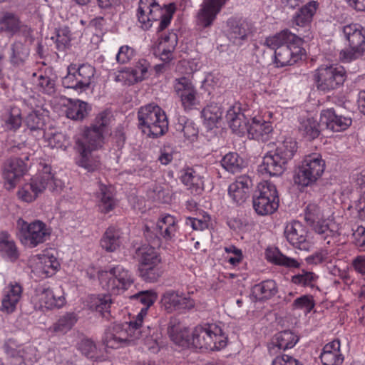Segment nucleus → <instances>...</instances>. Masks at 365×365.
Wrapping results in <instances>:
<instances>
[{"label": "nucleus", "instance_id": "obj_1", "mask_svg": "<svg viewBox=\"0 0 365 365\" xmlns=\"http://www.w3.org/2000/svg\"><path fill=\"white\" fill-rule=\"evenodd\" d=\"M111 113L108 110L100 113L93 123L87 128L82 138L76 139L75 148L78 153L76 164L88 172H94L101 166L99 155L93 152L102 148L103 145V133L109 125Z\"/></svg>", "mask_w": 365, "mask_h": 365}, {"label": "nucleus", "instance_id": "obj_2", "mask_svg": "<svg viewBox=\"0 0 365 365\" xmlns=\"http://www.w3.org/2000/svg\"><path fill=\"white\" fill-rule=\"evenodd\" d=\"M143 314L145 311L134 317L129 322L115 324L107 329L103 338L106 347L118 349L124 344H135L137 340L152 336L155 332V327L147 326L146 329H143L139 327Z\"/></svg>", "mask_w": 365, "mask_h": 365}, {"label": "nucleus", "instance_id": "obj_3", "mask_svg": "<svg viewBox=\"0 0 365 365\" xmlns=\"http://www.w3.org/2000/svg\"><path fill=\"white\" fill-rule=\"evenodd\" d=\"M175 11V3L160 5L156 0H140L136 16L143 30H148L154 21H159L157 31L160 32L170 24Z\"/></svg>", "mask_w": 365, "mask_h": 365}, {"label": "nucleus", "instance_id": "obj_4", "mask_svg": "<svg viewBox=\"0 0 365 365\" xmlns=\"http://www.w3.org/2000/svg\"><path fill=\"white\" fill-rule=\"evenodd\" d=\"M339 32L348 46L341 51L340 59L349 63L361 57L365 53V27L360 24L351 23L341 26Z\"/></svg>", "mask_w": 365, "mask_h": 365}, {"label": "nucleus", "instance_id": "obj_5", "mask_svg": "<svg viewBox=\"0 0 365 365\" xmlns=\"http://www.w3.org/2000/svg\"><path fill=\"white\" fill-rule=\"evenodd\" d=\"M61 187V181L54 178L51 173V168L48 165H43L42 168L28 183H25L18 191L19 197L26 202H33L39 194L46 188L51 191Z\"/></svg>", "mask_w": 365, "mask_h": 365}, {"label": "nucleus", "instance_id": "obj_6", "mask_svg": "<svg viewBox=\"0 0 365 365\" xmlns=\"http://www.w3.org/2000/svg\"><path fill=\"white\" fill-rule=\"evenodd\" d=\"M227 336L221 326L205 324L195 328L192 333V347L207 350H220L227 346Z\"/></svg>", "mask_w": 365, "mask_h": 365}, {"label": "nucleus", "instance_id": "obj_7", "mask_svg": "<svg viewBox=\"0 0 365 365\" xmlns=\"http://www.w3.org/2000/svg\"><path fill=\"white\" fill-rule=\"evenodd\" d=\"M325 168V161L320 154L307 155L296 168L294 182L302 187L312 186L322 178Z\"/></svg>", "mask_w": 365, "mask_h": 365}, {"label": "nucleus", "instance_id": "obj_8", "mask_svg": "<svg viewBox=\"0 0 365 365\" xmlns=\"http://www.w3.org/2000/svg\"><path fill=\"white\" fill-rule=\"evenodd\" d=\"M98 277L104 289L115 294L124 292L134 282L132 274L120 264L98 271Z\"/></svg>", "mask_w": 365, "mask_h": 365}, {"label": "nucleus", "instance_id": "obj_9", "mask_svg": "<svg viewBox=\"0 0 365 365\" xmlns=\"http://www.w3.org/2000/svg\"><path fill=\"white\" fill-rule=\"evenodd\" d=\"M96 73V69L88 63H71L67 68V74L62 79L64 88L81 94L88 91Z\"/></svg>", "mask_w": 365, "mask_h": 365}, {"label": "nucleus", "instance_id": "obj_10", "mask_svg": "<svg viewBox=\"0 0 365 365\" xmlns=\"http://www.w3.org/2000/svg\"><path fill=\"white\" fill-rule=\"evenodd\" d=\"M18 237L22 245L29 248H35L49 239L51 230L41 220L28 222L19 218L16 222Z\"/></svg>", "mask_w": 365, "mask_h": 365}, {"label": "nucleus", "instance_id": "obj_11", "mask_svg": "<svg viewBox=\"0 0 365 365\" xmlns=\"http://www.w3.org/2000/svg\"><path fill=\"white\" fill-rule=\"evenodd\" d=\"M279 195L274 184L269 181L260 182L252 197V205L257 215L272 214L279 207Z\"/></svg>", "mask_w": 365, "mask_h": 365}, {"label": "nucleus", "instance_id": "obj_12", "mask_svg": "<svg viewBox=\"0 0 365 365\" xmlns=\"http://www.w3.org/2000/svg\"><path fill=\"white\" fill-rule=\"evenodd\" d=\"M346 78L345 68L338 64L321 65L314 73L318 90L329 92L341 86Z\"/></svg>", "mask_w": 365, "mask_h": 365}, {"label": "nucleus", "instance_id": "obj_13", "mask_svg": "<svg viewBox=\"0 0 365 365\" xmlns=\"http://www.w3.org/2000/svg\"><path fill=\"white\" fill-rule=\"evenodd\" d=\"M31 302L35 309L44 312L54 308H61L65 304L66 299L60 289L53 290L40 286L36 289Z\"/></svg>", "mask_w": 365, "mask_h": 365}, {"label": "nucleus", "instance_id": "obj_14", "mask_svg": "<svg viewBox=\"0 0 365 365\" xmlns=\"http://www.w3.org/2000/svg\"><path fill=\"white\" fill-rule=\"evenodd\" d=\"M173 86L185 110H193L200 104L197 90L190 78H177L173 81Z\"/></svg>", "mask_w": 365, "mask_h": 365}, {"label": "nucleus", "instance_id": "obj_15", "mask_svg": "<svg viewBox=\"0 0 365 365\" xmlns=\"http://www.w3.org/2000/svg\"><path fill=\"white\" fill-rule=\"evenodd\" d=\"M323 217L322 208L315 202L308 204L304 209V220L307 223L313 227L321 240H327V243L330 244L334 232L322 220Z\"/></svg>", "mask_w": 365, "mask_h": 365}, {"label": "nucleus", "instance_id": "obj_16", "mask_svg": "<svg viewBox=\"0 0 365 365\" xmlns=\"http://www.w3.org/2000/svg\"><path fill=\"white\" fill-rule=\"evenodd\" d=\"M206 173V168L204 166H187L180 170L179 179L191 194L199 195L205 189L204 179Z\"/></svg>", "mask_w": 365, "mask_h": 365}, {"label": "nucleus", "instance_id": "obj_17", "mask_svg": "<svg viewBox=\"0 0 365 365\" xmlns=\"http://www.w3.org/2000/svg\"><path fill=\"white\" fill-rule=\"evenodd\" d=\"M178 231V220L170 214L160 215L156 223L145 225V232H150L158 238L161 237L166 241L174 240Z\"/></svg>", "mask_w": 365, "mask_h": 365}, {"label": "nucleus", "instance_id": "obj_18", "mask_svg": "<svg viewBox=\"0 0 365 365\" xmlns=\"http://www.w3.org/2000/svg\"><path fill=\"white\" fill-rule=\"evenodd\" d=\"M252 33V26L246 20L235 17L227 19L226 34L229 41L234 45L242 46L248 41Z\"/></svg>", "mask_w": 365, "mask_h": 365}, {"label": "nucleus", "instance_id": "obj_19", "mask_svg": "<svg viewBox=\"0 0 365 365\" xmlns=\"http://www.w3.org/2000/svg\"><path fill=\"white\" fill-rule=\"evenodd\" d=\"M352 124L350 115L342 114L334 108L323 109L320 113V125L333 132H341Z\"/></svg>", "mask_w": 365, "mask_h": 365}, {"label": "nucleus", "instance_id": "obj_20", "mask_svg": "<svg viewBox=\"0 0 365 365\" xmlns=\"http://www.w3.org/2000/svg\"><path fill=\"white\" fill-rule=\"evenodd\" d=\"M302 39L300 41H294L286 46L279 47L274 51V63L276 67H284L291 66L301 60L304 53V49L302 47Z\"/></svg>", "mask_w": 365, "mask_h": 365}, {"label": "nucleus", "instance_id": "obj_21", "mask_svg": "<svg viewBox=\"0 0 365 365\" xmlns=\"http://www.w3.org/2000/svg\"><path fill=\"white\" fill-rule=\"evenodd\" d=\"M284 235L287 240L299 250L309 251L312 247L307 228L299 221L294 220L287 223Z\"/></svg>", "mask_w": 365, "mask_h": 365}, {"label": "nucleus", "instance_id": "obj_22", "mask_svg": "<svg viewBox=\"0 0 365 365\" xmlns=\"http://www.w3.org/2000/svg\"><path fill=\"white\" fill-rule=\"evenodd\" d=\"M162 303L168 312H185L195 307V302L189 294L173 290L165 292L162 297Z\"/></svg>", "mask_w": 365, "mask_h": 365}, {"label": "nucleus", "instance_id": "obj_23", "mask_svg": "<svg viewBox=\"0 0 365 365\" xmlns=\"http://www.w3.org/2000/svg\"><path fill=\"white\" fill-rule=\"evenodd\" d=\"M4 347L13 365H33L37 361V350L32 346L14 347L5 344Z\"/></svg>", "mask_w": 365, "mask_h": 365}, {"label": "nucleus", "instance_id": "obj_24", "mask_svg": "<svg viewBox=\"0 0 365 365\" xmlns=\"http://www.w3.org/2000/svg\"><path fill=\"white\" fill-rule=\"evenodd\" d=\"M229 0H206L201 5L197 15V25L207 28L212 25L222 7Z\"/></svg>", "mask_w": 365, "mask_h": 365}, {"label": "nucleus", "instance_id": "obj_25", "mask_svg": "<svg viewBox=\"0 0 365 365\" xmlns=\"http://www.w3.org/2000/svg\"><path fill=\"white\" fill-rule=\"evenodd\" d=\"M149 63L145 59L139 60L133 67L125 68L115 76L116 82L133 85L144 80L148 75Z\"/></svg>", "mask_w": 365, "mask_h": 365}, {"label": "nucleus", "instance_id": "obj_26", "mask_svg": "<svg viewBox=\"0 0 365 365\" xmlns=\"http://www.w3.org/2000/svg\"><path fill=\"white\" fill-rule=\"evenodd\" d=\"M26 171L27 165L22 159H9L5 163L3 172L6 188L13 189Z\"/></svg>", "mask_w": 365, "mask_h": 365}, {"label": "nucleus", "instance_id": "obj_27", "mask_svg": "<svg viewBox=\"0 0 365 365\" xmlns=\"http://www.w3.org/2000/svg\"><path fill=\"white\" fill-rule=\"evenodd\" d=\"M252 187V179L249 175H242L230 185L228 194L235 202L241 205L250 197Z\"/></svg>", "mask_w": 365, "mask_h": 365}, {"label": "nucleus", "instance_id": "obj_28", "mask_svg": "<svg viewBox=\"0 0 365 365\" xmlns=\"http://www.w3.org/2000/svg\"><path fill=\"white\" fill-rule=\"evenodd\" d=\"M287 162L274 152H268L259 166V171L271 177L279 176L285 171Z\"/></svg>", "mask_w": 365, "mask_h": 365}, {"label": "nucleus", "instance_id": "obj_29", "mask_svg": "<svg viewBox=\"0 0 365 365\" xmlns=\"http://www.w3.org/2000/svg\"><path fill=\"white\" fill-rule=\"evenodd\" d=\"M226 120L232 132L243 136L247 131L250 122L248 121L242 111L240 103H235L227 111Z\"/></svg>", "mask_w": 365, "mask_h": 365}, {"label": "nucleus", "instance_id": "obj_30", "mask_svg": "<svg viewBox=\"0 0 365 365\" xmlns=\"http://www.w3.org/2000/svg\"><path fill=\"white\" fill-rule=\"evenodd\" d=\"M246 133L251 139L266 143L273 137V127L270 122L254 117L248 125Z\"/></svg>", "mask_w": 365, "mask_h": 365}, {"label": "nucleus", "instance_id": "obj_31", "mask_svg": "<svg viewBox=\"0 0 365 365\" xmlns=\"http://www.w3.org/2000/svg\"><path fill=\"white\" fill-rule=\"evenodd\" d=\"M299 341V337L290 330L277 333L268 346L269 353L274 356L281 351L293 348Z\"/></svg>", "mask_w": 365, "mask_h": 365}, {"label": "nucleus", "instance_id": "obj_32", "mask_svg": "<svg viewBox=\"0 0 365 365\" xmlns=\"http://www.w3.org/2000/svg\"><path fill=\"white\" fill-rule=\"evenodd\" d=\"M168 334L170 339L182 349L192 347V336L188 329L183 327L178 319H171L168 327Z\"/></svg>", "mask_w": 365, "mask_h": 365}, {"label": "nucleus", "instance_id": "obj_33", "mask_svg": "<svg viewBox=\"0 0 365 365\" xmlns=\"http://www.w3.org/2000/svg\"><path fill=\"white\" fill-rule=\"evenodd\" d=\"M96 197L98 208L101 213L108 214L113 210L117 205V200L111 185L99 183L96 192Z\"/></svg>", "mask_w": 365, "mask_h": 365}, {"label": "nucleus", "instance_id": "obj_34", "mask_svg": "<svg viewBox=\"0 0 365 365\" xmlns=\"http://www.w3.org/2000/svg\"><path fill=\"white\" fill-rule=\"evenodd\" d=\"M319 358L323 365H341L344 356L341 351V342L338 339L326 344L320 353Z\"/></svg>", "mask_w": 365, "mask_h": 365}, {"label": "nucleus", "instance_id": "obj_35", "mask_svg": "<svg viewBox=\"0 0 365 365\" xmlns=\"http://www.w3.org/2000/svg\"><path fill=\"white\" fill-rule=\"evenodd\" d=\"M22 292V287L16 282L11 283L6 287L2 292L0 309L8 314L12 313L16 308L17 304L21 297Z\"/></svg>", "mask_w": 365, "mask_h": 365}, {"label": "nucleus", "instance_id": "obj_36", "mask_svg": "<svg viewBox=\"0 0 365 365\" xmlns=\"http://www.w3.org/2000/svg\"><path fill=\"white\" fill-rule=\"evenodd\" d=\"M78 320V314L76 312H66L48 328V331L56 335H64L73 329Z\"/></svg>", "mask_w": 365, "mask_h": 365}, {"label": "nucleus", "instance_id": "obj_37", "mask_svg": "<svg viewBox=\"0 0 365 365\" xmlns=\"http://www.w3.org/2000/svg\"><path fill=\"white\" fill-rule=\"evenodd\" d=\"M294 41H300V38L288 29H284L273 36L267 37L264 45L276 51L279 47L286 46Z\"/></svg>", "mask_w": 365, "mask_h": 365}, {"label": "nucleus", "instance_id": "obj_38", "mask_svg": "<svg viewBox=\"0 0 365 365\" xmlns=\"http://www.w3.org/2000/svg\"><path fill=\"white\" fill-rule=\"evenodd\" d=\"M319 6L316 1H311L299 9L292 17V24L299 27H306L312 21Z\"/></svg>", "mask_w": 365, "mask_h": 365}, {"label": "nucleus", "instance_id": "obj_39", "mask_svg": "<svg viewBox=\"0 0 365 365\" xmlns=\"http://www.w3.org/2000/svg\"><path fill=\"white\" fill-rule=\"evenodd\" d=\"M0 255L12 262L19 257L18 247L11 236L6 232L0 233Z\"/></svg>", "mask_w": 365, "mask_h": 365}, {"label": "nucleus", "instance_id": "obj_40", "mask_svg": "<svg viewBox=\"0 0 365 365\" xmlns=\"http://www.w3.org/2000/svg\"><path fill=\"white\" fill-rule=\"evenodd\" d=\"M121 234L119 228L115 226L108 227L101 239V247L108 252L116 251L122 243Z\"/></svg>", "mask_w": 365, "mask_h": 365}, {"label": "nucleus", "instance_id": "obj_41", "mask_svg": "<svg viewBox=\"0 0 365 365\" xmlns=\"http://www.w3.org/2000/svg\"><path fill=\"white\" fill-rule=\"evenodd\" d=\"M266 256L267 259L275 265L289 269L300 267V263L296 259L286 256L277 247L267 249Z\"/></svg>", "mask_w": 365, "mask_h": 365}, {"label": "nucleus", "instance_id": "obj_42", "mask_svg": "<svg viewBox=\"0 0 365 365\" xmlns=\"http://www.w3.org/2000/svg\"><path fill=\"white\" fill-rule=\"evenodd\" d=\"M111 297L109 294L93 295L90 297V309L98 312L102 317L108 319L110 317Z\"/></svg>", "mask_w": 365, "mask_h": 365}, {"label": "nucleus", "instance_id": "obj_43", "mask_svg": "<svg viewBox=\"0 0 365 365\" xmlns=\"http://www.w3.org/2000/svg\"><path fill=\"white\" fill-rule=\"evenodd\" d=\"M164 110L155 103H149L141 106L138 111V120L139 128L143 130L154 120H156L158 115Z\"/></svg>", "mask_w": 365, "mask_h": 365}, {"label": "nucleus", "instance_id": "obj_44", "mask_svg": "<svg viewBox=\"0 0 365 365\" xmlns=\"http://www.w3.org/2000/svg\"><path fill=\"white\" fill-rule=\"evenodd\" d=\"M89 105L81 100H69L65 110L66 116L73 120H82L91 111Z\"/></svg>", "mask_w": 365, "mask_h": 365}, {"label": "nucleus", "instance_id": "obj_45", "mask_svg": "<svg viewBox=\"0 0 365 365\" xmlns=\"http://www.w3.org/2000/svg\"><path fill=\"white\" fill-rule=\"evenodd\" d=\"M24 103L31 110L26 118V124L28 128L31 130L42 129L44 123L39 111L35 108L37 106L36 98L33 96H29L24 100Z\"/></svg>", "mask_w": 365, "mask_h": 365}, {"label": "nucleus", "instance_id": "obj_46", "mask_svg": "<svg viewBox=\"0 0 365 365\" xmlns=\"http://www.w3.org/2000/svg\"><path fill=\"white\" fill-rule=\"evenodd\" d=\"M178 43L177 35L174 33L165 36L160 42L158 52L160 59L165 63H168L173 58V52Z\"/></svg>", "mask_w": 365, "mask_h": 365}, {"label": "nucleus", "instance_id": "obj_47", "mask_svg": "<svg viewBox=\"0 0 365 365\" xmlns=\"http://www.w3.org/2000/svg\"><path fill=\"white\" fill-rule=\"evenodd\" d=\"M156 118L142 130V132L150 138H156L162 136L168 130V121L165 111Z\"/></svg>", "mask_w": 365, "mask_h": 365}, {"label": "nucleus", "instance_id": "obj_48", "mask_svg": "<svg viewBox=\"0 0 365 365\" xmlns=\"http://www.w3.org/2000/svg\"><path fill=\"white\" fill-rule=\"evenodd\" d=\"M135 257L138 262V267L160 264L161 261L155 249L149 245L138 247L135 252Z\"/></svg>", "mask_w": 365, "mask_h": 365}, {"label": "nucleus", "instance_id": "obj_49", "mask_svg": "<svg viewBox=\"0 0 365 365\" xmlns=\"http://www.w3.org/2000/svg\"><path fill=\"white\" fill-rule=\"evenodd\" d=\"M176 132L183 133L184 137L190 141H194L198 135V127L196 123L186 116H179L175 123Z\"/></svg>", "mask_w": 365, "mask_h": 365}, {"label": "nucleus", "instance_id": "obj_50", "mask_svg": "<svg viewBox=\"0 0 365 365\" xmlns=\"http://www.w3.org/2000/svg\"><path fill=\"white\" fill-rule=\"evenodd\" d=\"M222 115V109L221 106L215 102L209 103L202 110L201 116L204 120V123L209 129L216 126L218 121Z\"/></svg>", "mask_w": 365, "mask_h": 365}, {"label": "nucleus", "instance_id": "obj_51", "mask_svg": "<svg viewBox=\"0 0 365 365\" xmlns=\"http://www.w3.org/2000/svg\"><path fill=\"white\" fill-rule=\"evenodd\" d=\"M277 286L272 279L264 280L255 284L252 289V294L256 300L268 299L277 292Z\"/></svg>", "mask_w": 365, "mask_h": 365}, {"label": "nucleus", "instance_id": "obj_52", "mask_svg": "<svg viewBox=\"0 0 365 365\" xmlns=\"http://www.w3.org/2000/svg\"><path fill=\"white\" fill-rule=\"evenodd\" d=\"M10 63L15 66L23 65L28 58L29 48L20 41H15L10 47Z\"/></svg>", "mask_w": 365, "mask_h": 365}, {"label": "nucleus", "instance_id": "obj_53", "mask_svg": "<svg viewBox=\"0 0 365 365\" xmlns=\"http://www.w3.org/2000/svg\"><path fill=\"white\" fill-rule=\"evenodd\" d=\"M324 127L313 118H307L300 120L299 130L307 139L312 140L319 137Z\"/></svg>", "mask_w": 365, "mask_h": 365}, {"label": "nucleus", "instance_id": "obj_54", "mask_svg": "<svg viewBox=\"0 0 365 365\" xmlns=\"http://www.w3.org/2000/svg\"><path fill=\"white\" fill-rule=\"evenodd\" d=\"M224 169L231 173H238L245 167V162L238 153L230 152L220 161Z\"/></svg>", "mask_w": 365, "mask_h": 365}, {"label": "nucleus", "instance_id": "obj_55", "mask_svg": "<svg viewBox=\"0 0 365 365\" xmlns=\"http://www.w3.org/2000/svg\"><path fill=\"white\" fill-rule=\"evenodd\" d=\"M34 76H36V86L38 90L47 95H52L56 92V77L51 72L45 71L37 76L34 73Z\"/></svg>", "mask_w": 365, "mask_h": 365}, {"label": "nucleus", "instance_id": "obj_56", "mask_svg": "<svg viewBox=\"0 0 365 365\" xmlns=\"http://www.w3.org/2000/svg\"><path fill=\"white\" fill-rule=\"evenodd\" d=\"M21 28L19 18L11 12H5L0 18V29L10 35H14Z\"/></svg>", "mask_w": 365, "mask_h": 365}, {"label": "nucleus", "instance_id": "obj_57", "mask_svg": "<svg viewBox=\"0 0 365 365\" xmlns=\"http://www.w3.org/2000/svg\"><path fill=\"white\" fill-rule=\"evenodd\" d=\"M59 266L60 264L56 257L45 254L40 257L38 269L44 274V277H50L56 273Z\"/></svg>", "mask_w": 365, "mask_h": 365}, {"label": "nucleus", "instance_id": "obj_58", "mask_svg": "<svg viewBox=\"0 0 365 365\" xmlns=\"http://www.w3.org/2000/svg\"><path fill=\"white\" fill-rule=\"evenodd\" d=\"M1 125L6 131H16L22 123L21 113L17 109H11L1 117Z\"/></svg>", "mask_w": 365, "mask_h": 365}, {"label": "nucleus", "instance_id": "obj_59", "mask_svg": "<svg viewBox=\"0 0 365 365\" xmlns=\"http://www.w3.org/2000/svg\"><path fill=\"white\" fill-rule=\"evenodd\" d=\"M134 298H135L141 304L145 306V307L142 308L140 309V312L137 315H139L140 314H141V312H143V311H145V314H143L142 317L141 323L140 324H139V327L143 329H146V327L148 325L145 324L144 317L147 315L148 308L150 306H152L153 303L155 302L157 299V294L155 292L151 290L144 291L140 292L138 294H135Z\"/></svg>", "mask_w": 365, "mask_h": 365}, {"label": "nucleus", "instance_id": "obj_60", "mask_svg": "<svg viewBox=\"0 0 365 365\" xmlns=\"http://www.w3.org/2000/svg\"><path fill=\"white\" fill-rule=\"evenodd\" d=\"M71 34L68 27L63 26L56 29L55 36L51 39L56 44V48L58 51H65L71 46Z\"/></svg>", "mask_w": 365, "mask_h": 365}, {"label": "nucleus", "instance_id": "obj_61", "mask_svg": "<svg viewBox=\"0 0 365 365\" xmlns=\"http://www.w3.org/2000/svg\"><path fill=\"white\" fill-rule=\"evenodd\" d=\"M138 271L140 277L146 282H157L163 273L160 264L138 267Z\"/></svg>", "mask_w": 365, "mask_h": 365}, {"label": "nucleus", "instance_id": "obj_62", "mask_svg": "<svg viewBox=\"0 0 365 365\" xmlns=\"http://www.w3.org/2000/svg\"><path fill=\"white\" fill-rule=\"evenodd\" d=\"M297 141L291 138H286L276 148L275 152L282 157L287 163L293 158L297 150Z\"/></svg>", "mask_w": 365, "mask_h": 365}, {"label": "nucleus", "instance_id": "obj_63", "mask_svg": "<svg viewBox=\"0 0 365 365\" xmlns=\"http://www.w3.org/2000/svg\"><path fill=\"white\" fill-rule=\"evenodd\" d=\"M317 276L312 272L302 269L300 272L292 277L291 282L301 287H313Z\"/></svg>", "mask_w": 365, "mask_h": 365}, {"label": "nucleus", "instance_id": "obj_64", "mask_svg": "<svg viewBox=\"0 0 365 365\" xmlns=\"http://www.w3.org/2000/svg\"><path fill=\"white\" fill-rule=\"evenodd\" d=\"M292 306L293 309L303 310L308 314L314 309L315 302L312 295L305 294L295 299Z\"/></svg>", "mask_w": 365, "mask_h": 365}]
</instances>
